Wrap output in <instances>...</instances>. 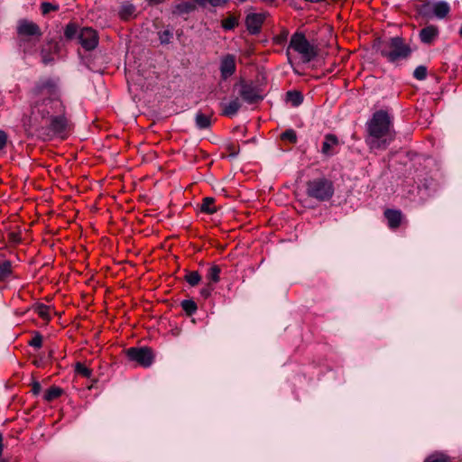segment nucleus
<instances>
[{
	"mask_svg": "<svg viewBox=\"0 0 462 462\" xmlns=\"http://www.w3.org/2000/svg\"><path fill=\"white\" fill-rule=\"evenodd\" d=\"M13 274V263L9 260H0V282H5Z\"/></svg>",
	"mask_w": 462,
	"mask_h": 462,
	"instance_id": "obj_17",
	"label": "nucleus"
},
{
	"mask_svg": "<svg viewBox=\"0 0 462 462\" xmlns=\"http://www.w3.org/2000/svg\"><path fill=\"white\" fill-rule=\"evenodd\" d=\"M220 76L226 80L233 76L236 70V58L234 54H226L221 57L219 62Z\"/></svg>",
	"mask_w": 462,
	"mask_h": 462,
	"instance_id": "obj_11",
	"label": "nucleus"
},
{
	"mask_svg": "<svg viewBox=\"0 0 462 462\" xmlns=\"http://www.w3.org/2000/svg\"><path fill=\"white\" fill-rule=\"evenodd\" d=\"M339 142L335 134H328L324 137V142L321 147V152L326 156H332L336 153V148L338 146Z\"/></svg>",
	"mask_w": 462,
	"mask_h": 462,
	"instance_id": "obj_12",
	"label": "nucleus"
},
{
	"mask_svg": "<svg viewBox=\"0 0 462 462\" xmlns=\"http://www.w3.org/2000/svg\"><path fill=\"white\" fill-rule=\"evenodd\" d=\"M79 42L86 51L94 50L98 44V36L95 30L89 27L82 28L78 35Z\"/></svg>",
	"mask_w": 462,
	"mask_h": 462,
	"instance_id": "obj_10",
	"label": "nucleus"
},
{
	"mask_svg": "<svg viewBox=\"0 0 462 462\" xmlns=\"http://www.w3.org/2000/svg\"><path fill=\"white\" fill-rule=\"evenodd\" d=\"M185 281L190 285V286H197L199 282L201 281V276L200 274L196 272V271H193V272H189L186 273L185 275Z\"/></svg>",
	"mask_w": 462,
	"mask_h": 462,
	"instance_id": "obj_27",
	"label": "nucleus"
},
{
	"mask_svg": "<svg viewBox=\"0 0 462 462\" xmlns=\"http://www.w3.org/2000/svg\"><path fill=\"white\" fill-rule=\"evenodd\" d=\"M33 311L43 320L49 321L51 319V309L49 306L37 303L32 307Z\"/></svg>",
	"mask_w": 462,
	"mask_h": 462,
	"instance_id": "obj_19",
	"label": "nucleus"
},
{
	"mask_svg": "<svg viewBox=\"0 0 462 462\" xmlns=\"http://www.w3.org/2000/svg\"><path fill=\"white\" fill-rule=\"evenodd\" d=\"M52 355H53V351H52V350H51V351H50V353H49V356H52Z\"/></svg>",
	"mask_w": 462,
	"mask_h": 462,
	"instance_id": "obj_50",
	"label": "nucleus"
},
{
	"mask_svg": "<svg viewBox=\"0 0 462 462\" xmlns=\"http://www.w3.org/2000/svg\"><path fill=\"white\" fill-rule=\"evenodd\" d=\"M62 393L63 391L61 388L57 386H51L46 391L44 394V400L46 402H51L59 398L62 394Z\"/></svg>",
	"mask_w": 462,
	"mask_h": 462,
	"instance_id": "obj_26",
	"label": "nucleus"
},
{
	"mask_svg": "<svg viewBox=\"0 0 462 462\" xmlns=\"http://www.w3.org/2000/svg\"><path fill=\"white\" fill-rule=\"evenodd\" d=\"M196 125L199 129L208 128L211 125V118L209 116H207L202 113H198L196 115Z\"/></svg>",
	"mask_w": 462,
	"mask_h": 462,
	"instance_id": "obj_23",
	"label": "nucleus"
},
{
	"mask_svg": "<svg viewBox=\"0 0 462 462\" xmlns=\"http://www.w3.org/2000/svg\"><path fill=\"white\" fill-rule=\"evenodd\" d=\"M459 35L462 37V24H461V27H460V30H459Z\"/></svg>",
	"mask_w": 462,
	"mask_h": 462,
	"instance_id": "obj_49",
	"label": "nucleus"
},
{
	"mask_svg": "<svg viewBox=\"0 0 462 462\" xmlns=\"http://www.w3.org/2000/svg\"><path fill=\"white\" fill-rule=\"evenodd\" d=\"M7 141V134L5 131L0 130V151H2L6 146Z\"/></svg>",
	"mask_w": 462,
	"mask_h": 462,
	"instance_id": "obj_40",
	"label": "nucleus"
},
{
	"mask_svg": "<svg viewBox=\"0 0 462 462\" xmlns=\"http://www.w3.org/2000/svg\"><path fill=\"white\" fill-rule=\"evenodd\" d=\"M234 89H237L239 97L248 104H257L263 98L260 88L253 82L241 79L235 84Z\"/></svg>",
	"mask_w": 462,
	"mask_h": 462,
	"instance_id": "obj_8",
	"label": "nucleus"
},
{
	"mask_svg": "<svg viewBox=\"0 0 462 462\" xmlns=\"http://www.w3.org/2000/svg\"><path fill=\"white\" fill-rule=\"evenodd\" d=\"M306 193L319 201L328 200L333 196V184L326 178L314 179L307 182Z\"/></svg>",
	"mask_w": 462,
	"mask_h": 462,
	"instance_id": "obj_7",
	"label": "nucleus"
},
{
	"mask_svg": "<svg viewBox=\"0 0 462 462\" xmlns=\"http://www.w3.org/2000/svg\"><path fill=\"white\" fill-rule=\"evenodd\" d=\"M241 107V102L238 97L232 99L229 103L223 105L222 115L226 116H234Z\"/></svg>",
	"mask_w": 462,
	"mask_h": 462,
	"instance_id": "obj_16",
	"label": "nucleus"
},
{
	"mask_svg": "<svg viewBox=\"0 0 462 462\" xmlns=\"http://www.w3.org/2000/svg\"><path fill=\"white\" fill-rule=\"evenodd\" d=\"M129 360L143 367H149L153 362V354L149 347H130L126 350Z\"/></svg>",
	"mask_w": 462,
	"mask_h": 462,
	"instance_id": "obj_9",
	"label": "nucleus"
},
{
	"mask_svg": "<svg viewBox=\"0 0 462 462\" xmlns=\"http://www.w3.org/2000/svg\"><path fill=\"white\" fill-rule=\"evenodd\" d=\"M220 273L221 269L218 265H212L208 268L206 277L210 282L217 283L220 281Z\"/></svg>",
	"mask_w": 462,
	"mask_h": 462,
	"instance_id": "obj_22",
	"label": "nucleus"
},
{
	"mask_svg": "<svg viewBox=\"0 0 462 462\" xmlns=\"http://www.w3.org/2000/svg\"><path fill=\"white\" fill-rule=\"evenodd\" d=\"M172 38V32L169 30H164L159 32V40L161 43L167 44L170 42Z\"/></svg>",
	"mask_w": 462,
	"mask_h": 462,
	"instance_id": "obj_37",
	"label": "nucleus"
},
{
	"mask_svg": "<svg viewBox=\"0 0 462 462\" xmlns=\"http://www.w3.org/2000/svg\"><path fill=\"white\" fill-rule=\"evenodd\" d=\"M201 212L207 213V214H213L217 212V208L215 206V199L211 197H206L203 199L201 206H200Z\"/></svg>",
	"mask_w": 462,
	"mask_h": 462,
	"instance_id": "obj_20",
	"label": "nucleus"
},
{
	"mask_svg": "<svg viewBox=\"0 0 462 462\" xmlns=\"http://www.w3.org/2000/svg\"><path fill=\"white\" fill-rule=\"evenodd\" d=\"M413 77L418 80H423L427 77V68L423 65L418 66L413 71Z\"/></svg>",
	"mask_w": 462,
	"mask_h": 462,
	"instance_id": "obj_35",
	"label": "nucleus"
},
{
	"mask_svg": "<svg viewBox=\"0 0 462 462\" xmlns=\"http://www.w3.org/2000/svg\"><path fill=\"white\" fill-rule=\"evenodd\" d=\"M16 32L20 48L24 53L32 54L42 35L39 25L32 21L21 19L17 23Z\"/></svg>",
	"mask_w": 462,
	"mask_h": 462,
	"instance_id": "obj_4",
	"label": "nucleus"
},
{
	"mask_svg": "<svg viewBox=\"0 0 462 462\" xmlns=\"http://www.w3.org/2000/svg\"><path fill=\"white\" fill-rule=\"evenodd\" d=\"M23 124L26 131L46 139L69 136L72 124L55 79L44 77L34 83L29 91V111L23 115Z\"/></svg>",
	"mask_w": 462,
	"mask_h": 462,
	"instance_id": "obj_1",
	"label": "nucleus"
},
{
	"mask_svg": "<svg viewBox=\"0 0 462 462\" xmlns=\"http://www.w3.org/2000/svg\"><path fill=\"white\" fill-rule=\"evenodd\" d=\"M213 291V288L210 286V284H208L205 288L201 289L200 295L207 299L210 296L211 292Z\"/></svg>",
	"mask_w": 462,
	"mask_h": 462,
	"instance_id": "obj_42",
	"label": "nucleus"
},
{
	"mask_svg": "<svg viewBox=\"0 0 462 462\" xmlns=\"http://www.w3.org/2000/svg\"><path fill=\"white\" fill-rule=\"evenodd\" d=\"M392 122L387 112L376 111L367 122V132L369 137L366 143L371 148H381L385 146L387 141L392 140Z\"/></svg>",
	"mask_w": 462,
	"mask_h": 462,
	"instance_id": "obj_3",
	"label": "nucleus"
},
{
	"mask_svg": "<svg viewBox=\"0 0 462 462\" xmlns=\"http://www.w3.org/2000/svg\"><path fill=\"white\" fill-rule=\"evenodd\" d=\"M264 2H269V3H272L273 2L274 0H263Z\"/></svg>",
	"mask_w": 462,
	"mask_h": 462,
	"instance_id": "obj_51",
	"label": "nucleus"
},
{
	"mask_svg": "<svg viewBox=\"0 0 462 462\" xmlns=\"http://www.w3.org/2000/svg\"><path fill=\"white\" fill-rule=\"evenodd\" d=\"M0 462H7V461H6V460H5V459H2Z\"/></svg>",
	"mask_w": 462,
	"mask_h": 462,
	"instance_id": "obj_52",
	"label": "nucleus"
},
{
	"mask_svg": "<svg viewBox=\"0 0 462 462\" xmlns=\"http://www.w3.org/2000/svg\"><path fill=\"white\" fill-rule=\"evenodd\" d=\"M408 178H410V175L408 176ZM409 180H411V179H409ZM410 183H412V181H411V180H409V183H408V180H405V185H409ZM409 189H410V186H408V189H406V191H407ZM408 197H409V195H408V193L406 192V199H409Z\"/></svg>",
	"mask_w": 462,
	"mask_h": 462,
	"instance_id": "obj_47",
	"label": "nucleus"
},
{
	"mask_svg": "<svg viewBox=\"0 0 462 462\" xmlns=\"http://www.w3.org/2000/svg\"><path fill=\"white\" fill-rule=\"evenodd\" d=\"M290 50L297 52L304 63H309L318 55L317 47L311 44L301 32H295L291 35L289 47L286 51L288 60L291 63Z\"/></svg>",
	"mask_w": 462,
	"mask_h": 462,
	"instance_id": "obj_5",
	"label": "nucleus"
},
{
	"mask_svg": "<svg viewBox=\"0 0 462 462\" xmlns=\"http://www.w3.org/2000/svg\"><path fill=\"white\" fill-rule=\"evenodd\" d=\"M264 16L261 14H250L247 15L245 23L247 30L252 34H256L260 32L263 23Z\"/></svg>",
	"mask_w": 462,
	"mask_h": 462,
	"instance_id": "obj_13",
	"label": "nucleus"
},
{
	"mask_svg": "<svg viewBox=\"0 0 462 462\" xmlns=\"http://www.w3.org/2000/svg\"><path fill=\"white\" fill-rule=\"evenodd\" d=\"M408 178H410V175L408 176ZM409 180H411V179H409ZM410 183H412V181H411V180H409V183H408V180H405V185H409ZM409 189H410V186H408V189H406V191H407ZM408 197H409V195H408V193L406 192V199H409Z\"/></svg>",
	"mask_w": 462,
	"mask_h": 462,
	"instance_id": "obj_46",
	"label": "nucleus"
},
{
	"mask_svg": "<svg viewBox=\"0 0 462 462\" xmlns=\"http://www.w3.org/2000/svg\"><path fill=\"white\" fill-rule=\"evenodd\" d=\"M438 34L439 29L437 26L428 25L420 31L419 37L421 42L430 44L437 38Z\"/></svg>",
	"mask_w": 462,
	"mask_h": 462,
	"instance_id": "obj_14",
	"label": "nucleus"
},
{
	"mask_svg": "<svg viewBox=\"0 0 462 462\" xmlns=\"http://www.w3.org/2000/svg\"><path fill=\"white\" fill-rule=\"evenodd\" d=\"M226 149L229 152V155L233 157L236 156L239 152V146L234 143H228Z\"/></svg>",
	"mask_w": 462,
	"mask_h": 462,
	"instance_id": "obj_39",
	"label": "nucleus"
},
{
	"mask_svg": "<svg viewBox=\"0 0 462 462\" xmlns=\"http://www.w3.org/2000/svg\"><path fill=\"white\" fill-rule=\"evenodd\" d=\"M411 161L410 179L412 183L409 184L408 198L419 203L423 202L437 191L439 183L427 171L429 160L415 155Z\"/></svg>",
	"mask_w": 462,
	"mask_h": 462,
	"instance_id": "obj_2",
	"label": "nucleus"
},
{
	"mask_svg": "<svg viewBox=\"0 0 462 462\" xmlns=\"http://www.w3.org/2000/svg\"><path fill=\"white\" fill-rule=\"evenodd\" d=\"M384 217L390 228L395 229L400 226L402 221V212L400 210L386 209Z\"/></svg>",
	"mask_w": 462,
	"mask_h": 462,
	"instance_id": "obj_15",
	"label": "nucleus"
},
{
	"mask_svg": "<svg viewBox=\"0 0 462 462\" xmlns=\"http://www.w3.org/2000/svg\"><path fill=\"white\" fill-rule=\"evenodd\" d=\"M199 5L205 7L208 5L213 7L222 6L227 3L228 0H193Z\"/></svg>",
	"mask_w": 462,
	"mask_h": 462,
	"instance_id": "obj_29",
	"label": "nucleus"
},
{
	"mask_svg": "<svg viewBox=\"0 0 462 462\" xmlns=\"http://www.w3.org/2000/svg\"><path fill=\"white\" fill-rule=\"evenodd\" d=\"M42 14H47L51 11H57L58 5H52L51 3L44 2L41 5Z\"/></svg>",
	"mask_w": 462,
	"mask_h": 462,
	"instance_id": "obj_38",
	"label": "nucleus"
},
{
	"mask_svg": "<svg viewBox=\"0 0 462 462\" xmlns=\"http://www.w3.org/2000/svg\"><path fill=\"white\" fill-rule=\"evenodd\" d=\"M10 236H11V239L13 242H14V243L20 242V237L17 234L12 233Z\"/></svg>",
	"mask_w": 462,
	"mask_h": 462,
	"instance_id": "obj_45",
	"label": "nucleus"
},
{
	"mask_svg": "<svg viewBox=\"0 0 462 462\" xmlns=\"http://www.w3.org/2000/svg\"><path fill=\"white\" fill-rule=\"evenodd\" d=\"M41 56H42V60L44 64H48L49 62H51L53 60V58L47 52L45 48L42 49Z\"/></svg>",
	"mask_w": 462,
	"mask_h": 462,
	"instance_id": "obj_41",
	"label": "nucleus"
},
{
	"mask_svg": "<svg viewBox=\"0 0 462 462\" xmlns=\"http://www.w3.org/2000/svg\"><path fill=\"white\" fill-rule=\"evenodd\" d=\"M180 306L188 316H192L198 310L197 303L193 300H184L180 302Z\"/></svg>",
	"mask_w": 462,
	"mask_h": 462,
	"instance_id": "obj_25",
	"label": "nucleus"
},
{
	"mask_svg": "<svg viewBox=\"0 0 462 462\" xmlns=\"http://www.w3.org/2000/svg\"><path fill=\"white\" fill-rule=\"evenodd\" d=\"M135 12V7L134 5L129 3H125L121 5L119 10V16L123 20L130 19Z\"/></svg>",
	"mask_w": 462,
	"mask_h": 462,
	"instance_id": "obj_21",
	"label": "nucleus"
},
{
	"mask_svg": "<svg viewBox=\"0 0 462 462\" xmlns=\"http://www.w3.org/2000/svg\"><path fill=\"white\" fill-rule=\"evenodd\" d=\"M405 51H406V56H407V55H408V53L410 52V49L408 48V46H407V45H406Z\"/></svg>",
	"mask_w": 462,
	"mask_h": 462,
	"instance_id": "obj_48",
	"label": "nucleus"
},
{
	"mask_svg": "<svg viewBox=\"0 0 462 462\" xmlns=\"http://www.w3.org/2000/svg\"><path fill=\"white\" fill-rule=\"evenodd\" d=\"M418 13L424 17H431L433 15V5L424 3L418 6Z\"/></svg>",
	"mask_w": 462,
	"mask_h": 462,
	"instance_id": "obj_30",
	"label": "nucleus"
},
{
	"mask_svg": "<svg viewBox=\"0 0 462 462\" xmlns=\"http://www.w3.org/2000/svg\"><path fill=\"white\" fill-rule=\"evenodd\" d=\"M450 11V7L447 2H438L433 4V15L439 19L445 18Z\"/></svg>",
	"mask_w": 462,
	"mask_h": 462,
	"instance_id": "obj_18",
	"label": "nucleus"
},
{
	"mask_svg": "<svg viewBox=\"0 0 462 462\" xmlns=\"http://www.w3.org/2000/svg\"><path fill=\"white\" fill-rule=\"evenodd\" d=\"M78 33L77 25L74 23H69L64 31V35L67 39L74 38Z\"/></svg>",
	"mask_w": 462,
	"mask_h": 462,
	"instance_id": "obj_36",
	"label": "nucleus"
},
{
	"mask_svg": "<svg viewBox=\"0 0 462 462\" xmlns=\"http://www.w3.org/2000/svg\"><path fill=\"white\" fill-rule=\"evenodd\" d=\"M238 25V21L235 16H228L222 21V27L225 30H233Z\"/></svg>",
	"mask_w": 462,
	"mask_h": 462,
	"instance_id": "obj_31",
	"label": "nucleus"
},
{
	"mask_svg": "<svg viewBox=\"0 0 462 462\" xmlns=\"http://www.w3.org/2000/svg\"><path fill=\"white\" fill-rule=\"evenodd\" d=\"M287 101L293 106H300L303 101V96L299 91H288L286 94Z\"/></svg>",
	"mask_w": 462,
	"mask_h": 462,
	"instance_id": "obj_24",
	"label": "nucleus"
},
{
	"mask_svg": "<svg viewBox=\"0 0 462 462\" xmlns=\"http://www.w3.org/2000/svg\"><path fill=\"white\" fill-rule=\"evenodd\" d=\"M281 139L283 141H288L291 143H297L296 132L293 129H288L282 134Z\"/></svg>",
	"mask_w": 462,
	"mask_h": 462,
	"instance_id": "obj_32",
	"label": "nucleus"
},
{
	"mask_svg": "<svg viewBox=\"0 0 462 462\" xmlns=\"http://www.w3.org/2000/svg\"><path fill=\"white\" fill-rule=\"evenodd\" d=\"M28 344L34 348H41L42 346V336L39 332H34Z\"/></svg>",
	"mask_w": 462,
	"mask_h": 462,
	"instance_id": "obj_34",
	"label": "nucleus"
},
{
	"mask_svg": "<svg viewBox=\"0 0 462 462\" xmlns=\"http://www.w3.org/2000/svg\"><path fill=\"white\" fill-rule=\"evenodd\" d=\"M75 373L85 378H89L92 375V370L80 362L76 363Z\"/></svg>",
	"mask_w": 462,
	"mask_h": 462,
	"instance_id": "obj_28",
	"label": "nucleus"
},
{
	"mask_svg": "<svg viewBox=\"0 0 462 462\" xmlns=\"http://www.w3.org/2000/svg\"><path fill=\"white\" fill-rule=\"evenodd\" d=\"M178 8L181 12H189L191 9V5L189 4V3H184V4L180 5H179Z\"/></svg>",
	"mask_w": 462,
	"mask_h": 462,
	"instance_id": "obj_44",
	"label": "nucleus"
},
{
	"mask_svg": "<svg viewBox=\"0 0 462 462\" xmlns=\"http://www.w3.org/2000/svg\"><path fill=\"white\" fill-rule=\"evenodd\" d=\"M42 391V385L39 382L33 381L32 383V392L34 395H38Z\"/></svg>",
	"mask_w": 462,
	"mask_h": 462,
	"instance_id": "obj_43",
	"label": "nucleus"
},
{
	"mask_svg": "<svg viewBox=\"0 0 462 462\" xmlns=\"http://www.w3.org/2000/svg\"><path fill=\"white\" fill-rule=\"evenodd\" d=\"M376 49L391 63L399 64L404 59V41L401 37L379 41Z\"/></svg>",
	"mask_w": 462,
	"mask_h": 462,
	"instance_id": "obj_6",
	"label": "nucleus"
},
{
	"mask_svg": "<svg viewBox=\"0 0 462 462\" xmlns=\"http://www.w3.org/2000/svg\"><path fill=\"white\" fill-rule=\"evenodd\" d=\"M425 462H450V460L442 453H435L428 457Z\"/></svg>",
	"mask_w": 462,
	"mask_h": 462,
	"instance_id": "obj_33",
	"label": "nucleus"
}]
</instances>
